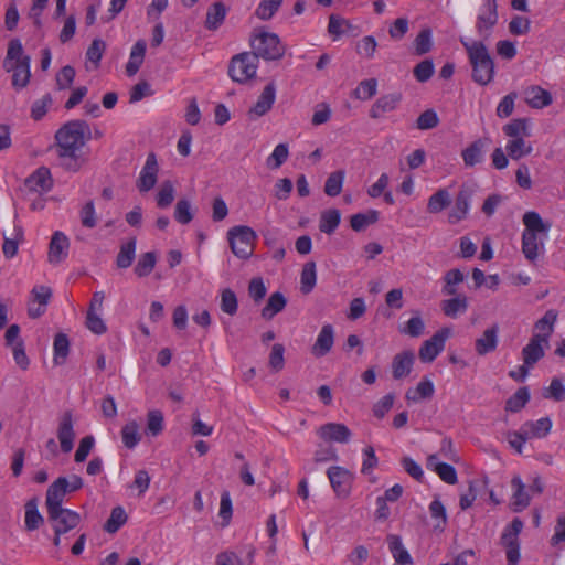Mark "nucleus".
Returning a JSON list of instances; mask_svg holds the SVG:
<instances>
[{
    "label": "nucleus",
    "instance_id": "1",
    "mask_svg": "<svg viewBox=\"0 0 565 565\" xmlns=\"http://www.w3.org/2000/svg\"><path fill=\"white\" fill-rule=\"evenodd\" d=\"M89 136V127L82 120L70 121L56 131L57 154L64 168L72 171L81 168L84 162L82 149Z\"/></svg>",
    "mask_w": 565,
    "mask_h": 565
},
{
    "label": "nucleus",
    "instance_id": "2",
    "mask_svg": "<svg viewBox=\"0 0 565 565\" xmlns=\"http://www.w3.org/2000/svg\"><path fill=\"white\" fill-rule=\"evenodd\" d=\"M522 252L526 259L539 258L547 239L551 223L544 222L537 212L529 211L523 215Z\"/></svg>",
    "mask_w": 565,
    "mask_h": 565
},
{
    "label": "nucleus",
    "instance_id": "3",
    "mask_svg": "<svg viewBox=\"0 0 565 565\" xmlns=\"http://www.w3.org/2000/svg\"><path fill=\"white\" fill-rule=\"evenodd\" d=\"M3 70L12 75V86L17 90L25 88L31 78V57L19 39H12L3 60Z\"/></svg>",
    "mask_w": 565,
    "mask_h": 565
},
{
    "label": "nucleus",
    "instance_id": "4",
    "mask_svg": "<svg viewBox=\"0 0 565 565\" xmlns=\"http://www.w3.org/2000/svg\"><path fill=\"white\" fill-rule=\"evenodd\" d=\"M469 62L472 66V78L480 85H488L494 77V62L487 46L477 40L461 39Z\"/></svg>",
    "mask_w": 565,
    "mask_h": 565
},
{
    "label": "nucleus",
    "instance_id": "5",
    "mask_svg": "<svg viewBox=\"0 0 565 565\" xmlns=\"http://www.w3.org/2000/svg\"><path fill=\"white\" fill-rule=\"evenodd\" d=\"M508 137L505 150L513 160H519L532 153L533 146L526 140L531 136V121L527 118L512 119L503 126Z\"/></svg>",
    "mask_w": 565,
    "mask_h": 565
},
{
    "label": "nucleus",
    "instance_id": "6",
    "mask_svg": "<svg viewBox=\"0 0 565 565\" xmlns=\"http://www.w3.org/2000/svg\"><path fill=\"white\" fill-rule=\"evenodd\" d=\"M253 53L266 61L279 60L285 54V45L280 38L265 28L255 29L249 38Z\"/></svg>",
    "mask_w": 565,
    "mask_h": 565
},
{
    "label": "nucleus",
    "instance_id": "7",
    "mask_svg": "<svg viewBox=\"0 0 565 565\" xmlns=\"http://www.w3.org/2000/svg\"><path fill=\"white\" fill-rule=\"evenodd\" d=\"M83 486L84 480L77 475L61 476L56 478L46 490V508L63 507L65 497L68 493L78 491Z\"/></svg>",
    "mask_w": 565,
    "mask_h": 565
},
{
    "label": "nucleus",
    "instance_id": "8",
    "mask_svg": "<svg viewBox=\"0 0 565 565\" xmlns=\"http://www.w3.org/2000/svg\"><path fill=\"white\" fill-rule=\"evenodd\" d=\"M256 239V232L246 225L233 226L227 232V241L232 253L242 259H247L253 255Z\"/></svg>",
    "mask_w": 565,
    "mask_h": 565
},
{
    "label": "nucleus",
    "instance_id": "9",
    "mask_svg": "<svg viewBox=\"0 0 565 565\" xmlns=\"http://www.w3.org/2000/svg\"><path fill=\"white\" fill-rule=\"evenodd\" d=\"M523 522L514 519L507 525L501 534V545L505 551L508 565H518L521 558L519 535L523 530Z\"/></svg>",
    "mask_w": 565,
    "mask_h": 565
},
{
    "label": "nucleus",
    "instance_id": "10",
    "mask_svg": "<svg viewBox=\"0 0 565 565\" xmlns=\"http://www.w3.org/2000/svg\"><path fill=\"white\" fill-rule=\"evenodd\" d=\"M257 58L254 53H242L234 56L228 70L231 78L237 83H246L253 78L258 68Z\"/></svg>",
    "mask_w": 565,
    "mask_h": 565
},
{
    "label": "nucleus",
    "instance_id": "11",
    "mask_svg": "<svg viewBox=\"0 0 565 565\" xmlns=\"http://www.w3.org/2000/svg\"><path fill=\"white\" fill-rule=\"evenodd\" d=\"M326 473L335 497L342 500L349 498L353 488L354 473L342 466H331Z\"/></svg>",
    "mask_w": 565,
    "mask_h": 565
},
{
    "label": "nucleus",
    "instance_id": "12",
    "mask_svg": "<svg viewBox=\"0 0 565 565\" xmlns=\"http://www.w3.org/2000/svg\"><path fill=\"white\" fill-rule=\"evenodd\" d=\"M452 335V329L444 327L437 330L434 335L425 340L418 351L423 363H431L444 351L447 340Z\"/></svg>",
    "mask_w": 565,
    "mask_h": 565
},
{
    "label": "nucleus",
    "instance_id": "13",
    "mask_svg": "<svg viewBox=\"0 0 565 565\" xmlns=\"http://www.w3.org/2000/svg\"><path fill=\"white\" fill-rule=\"evenodd\" d=\"M46 509L49 518L52 521L54 534L67 533L77 527L82 521L81 514L74 510L63 507H51Z\"/></svg>",
    "mask_w": 565,
    "mask_h": 565
},
{
    "label": "nucleus",
    "instance_id": "14",
    "mask_svg": "<svg viewBox=\"0 0 565 565\" xmlns=\"http://www.w3.org/2000/svg\"><path fill=\"white\" fill-rule=\"evenodd\" d=\"M498 19L497 0H481L476 22L478 33L482 36H488L497 24Z\"/></svg>",
    "mask_w": 565,
    "mask_h": 565
},
{
    "label": "nucleus",
    "instance_id": "15",
    "mask_svg": "<svg viewBox=\"0 0 565 565\" xmlns=\"http://www.w3.org/2000/svg\"><path fill=\"white\" fill-rule=\"evenodd\" d=\"M159 163L154 153L147 156L146 162L139 173L137 188L141 193L152 190L158 181Z\"/></svg>",
    "mask_w": 565,
    "mask_h": 565
},
{
    "label": "nucleus",
    "instance_id": "16",
    "mask_svg": "<svg viewBox=\"0 0 565 565\" xmlns=\"http://www.w3.org/2000/svg\"><path fill=\"white\" fill-rule=\"evenodd\" d=\"M52 296L50 287L44 285L34 286L28 302V315L31 318H38L42 316Z\"/></svg>",
    "mask_w": 565,
    "mask_h": 565
},
{
    "label": "nucleus",
    "instance_id": "17",
    "mask_svg": "<svg viewBox=\"0 0 565 565\" xmlns=\"http://www.w3.org/2000/svg\"><path fill=\"white\" fill-rule=\"evenodd\" d=\"M70 249V239L68 237L61 231H56L52 234L49 252H47V260L52 265H58L64 262L68 256Z\"/></svg>",
    "mask_w": 565,
    "mask_h": 565
},
{
    "label": "nucleus",
    "instance_id": "18",
    "mask_svg": "<svg viewBox=\"0 0 565 565\" xmlns=\"http://www.w3.org/2000/svg\"><path fill=\"white\" fill-rule=\"evenodd\" d=\"M317 435L324 441L347 444L352 433L348 426L340 423H327L317 429Z\"/></svg>",
    "mask_w": 565,
    "mask_h": 565
},
{
    "label": "nucleus",
    "instance_id": "19",
    "mask_svg": "<svg viewBox=\"0 0 565 565\" xmlns=\"http://www.w3.org/2000/svg\"><path fill=\"white\" fill-rule=\"evenodd\" d=\"M53 180L51 177V172L45 167L36 169L25 180V188L34 193H45L51 190Z\"/></svg>",
    "mask_w": 565,
    "mask_h": 565
},
{
    "label": "nucleus",
    "instance_id": "20",
    "mask_svg": "<svg viewBox=\"0 0 565 565\" xmlns=\"http://www.w3.org/2000/svg\"><path fill=\"white\" fill-rule=\"evenodd\" d=\"M512 495L511 504L515 512L523 511L531 503V494L520 476H514L511 480Z\"/></svg>",
    "mask_w": 565,
    "mask_h": 565
},
{
    "label": "nucleus",
    "instance_id": "21",
    "mask_svg": "<svg viewBox=\"0 0 565 565\" xmlns=\"http://www.w3.org/2000/svg\"><path fill=\"white\" fill-rule=\"evenodd\" d=\"M415 363V354L411 350L399 352L393 358L392 374L395 380L408 376Z\"/></svg>",
    "mask_w": 565,
    "mask_h": 565
},
{
    "label": "nucleus",
    "instance_id": "22",
    "mask_svg": "<svg viewBox=\"0 0 565 565\" xmlns=\"http://www.w3.org/2000/svg\"><path fill=\"white\" fill-rule=\"evenodd\" d=\"M334 344V329L331 324L326 323L321 327L317 339L311 348L315 356L321 358L328 354Z\"/></svg>",
    "mask_w": 565,
    "mask_h": 565
},
{
    "label": "nucleus",
    "instance_id": "23",
    "mask_svg": "<svg viewBox=\"0 0 565 565\" xmlns=\"http://www.w3.org/2000/svg\"><path fill=\"white\" fill-rule=\"evenodd\" d=\"M276 99V88L274 84H268L263 89L262 94L259 95L257 102L253 105V107L249 109V116L252 118H257L260 116H264L267 114Z\"/></svg>",
    "mask_w": 565,
    "mask_h": 565
},
{
    "label": "nucleus",
    "instance_id": "24",
    "mask_svg": "<svg viewBox=\"0 0 565 565\" xmlns=\"http://www.w3.org/2000/svg\"><path fill=\"white\" fill-rule=\"evenodd\" d=\"M524 100L531 108L543 109L553 103V97L548 90L533 85L524 90Z\"/></svg>",
    "mask_w": 565,
    "mask_h": 565
},
{
    "label": "nucleus",
    "instance_id": "25",
    "mask_svg": "<svg viewBox=\"0 0 565 565\" xmlns=\"http://www.w3.org/2000/svg\"><path fill=\"white\" fill-rule=\"evenodd\" d=\"M426 467L448 484H455L458 481L456 469L451 465L441 462L437 455H430L427 458Z\"/></svg>",
    "mask_w": 565,
    "mask_h": 565
},
{
    "label": "nucleus",
    "instance_id": "26",
    "mask_svg": "<svg viewBox=\"0 0 565 565\" xmlns=\"http://www.w3.org/2000/svg\"><path fill=\"white\" fill-rule=\"evenodd\" d=\"M499 343V327L491 326L476 340L475 348L479 355H486L493 352Z\"/></svg>",
    "mask_w": 565,
    "mask_h": 565
},
{
    "label": "nucleus",
    "instance_id": "27",
    "mask_svg": "<svg viewBox=\"0 0 565 565\" xmlns=\"http://www.w3.org/2000/svg\"><path fill=\"white\" fill-rule=\"evenodd\" d=\"M557 320V312L555 310H547L544 316L537 320L534 326V334L532 338L548 343L550 337L554 331Z\"/></svg>",
    "mask_w": 565,
    "mask_h": 565
},
{
    "label": "nucleus",
    "instance_id": "28",
    "mask_svg": "<svg viewBox=\"0 0 565 565\" xmlns=\"http://www.w3.org/2000/svg\"><path fill=\"white\" fill-rule=\"evenodd\" d=\"M57 438L61 449L64 452H70L74 447L75 431L72 416L65 414L58 425Z\"/></svg>",
    "mask_w": 565,
    "mask_h": 565
},
{
    "label": "nucleus",
    "instance_id": "29",
    "mask_svg": "<svg viewBox=\"0 0 565 565\" xmlns=\"http://www.w3.org/2000/svg\"><path fill=\"white\" fill-rule=\"evenodd\" d=\"M435 393L434 382L425 376L423 377L415 387L407 390L405 398L409 403H419L424 399L431 398Z\"/></svg>",
    "mask_w": 565,
    "mask_h": 565
},
{
    "label": "nucleus",
    "instance_id": "30",
    "mask_svg": "<svg viewBox=\"0 0 565 565\" xmlns=\"http://www.w3.org/2000/svg\"><path fill=\"white\" fill-rule=\"evenodd\" d=\"M402 99L398 93H392L380 97L372 106L370 115L372 118H381L386 113L395 110Z\"/></svg>",
    "mask_w": 565,
    "mask_h": 565
},
{
    "label": "nucleus",
    "instance_id": "31",
    "mask_svg": "<svg viewBox=\"0 0 565 565\" xmlns=\"http://www.w3.org/2000/svg\"><path fill=\"white\" fill-rule=\"evenodd\" d=\"M522 426L530 439H542L551 433L553 423L550 417H541L536 420H527Z\"/></svg>",
    "mask_w": 565,
    "mask_h": 565
},
{
    "label": "nucleus",
    "instance_id": "32",
    "mask_svg": "<svg viewBox=\"0 0 565 565\" xmlns=\"http://www.w3.org/2000/svg\"><path fill=\"white\" fill-rule=\"evenodd\" d=\"M548 343L531 338L530 342L523 348V363L532 367L545 353Z\"/></svg>",
    "mask_w": 565,
    "mask_h": 565
},
{
    "label": "nucleus",
    "instance_id": "33",
    "mask_svg": "<svg viewBox=\"0 0 565 565\" xmlns=\"http://www.w3.org/2000/svg\"><path fill=\"white\" fill-rule=\"evenodd\" d=\"M470 211L469 195L465 191H460L456 198L454 206L448 212V222L457 224L465 220Z\"/></svg>",
    "mask_w": 565,
    "mask_h": 565
},
{
    "label": "nucleus",
    "instance_id": "34",
    "mask_svg": "<svg viewBox=\"0 0 565 565\" xmlns=\"http://www.w3.org/2000/svg\"><path fill=\"white\" fill-rule=\"evenodd\" d=\"M147 44L143 40H138L131 47L128 62L126 64V73L134 76L143 63Z\"/></svg>",
    "mask_w": 565,
    "mask_h": 565
},
{
    "label": "nucleus",
    "instance_id": "35",
    "mask_svg": "<svg viewBox=\"0 0 565 565\" xmlns=\"http://www.w3.org/2000/svg\"><path fill=\"white\" fill-rule=\"evenodd\" d=\"M468 306V298L463 295H456L450 299H445L441 301L443 312L445 316L452 319L463 315L467 311Z\"/></svg>",
    "mask_w": 565,
    "mask_h": 565
},
{
    "label": "nucleus",
    "instance_id": "36",
    "mask_svg": "<svg viewBox=\"0 0 565 565\" xmlns=\"http://www.w3.org/2000/svg\"><path fill=\"white\" fill-rule=\"evenodd\" d=\"M387 544L393 558L398 565H412L413 559L408 551L403 545L398 535L391 534L387 536Z\"/></svg>",
    "mask_w": 565,
    "mask_h": 565
},
{
    "label": "nucleus",
    "instance_id": "37",
    "mask_svg": "<svg viewBox=\"0 0 565 565\" xmlns=\"http://www.w3.org/2000/svg\"><path fill=\"white\" fill-rule=\"evenodd\" d=\"M451 199L450 191L447 188H440L428 198L427 211L431 214H438L449 206Z\"/></svg>",
    "mask_w": 565,
    "mask_h": 565
},
{
    "label": "nucleus",
    "instance_id": "38",
    "mask_svg": "<svg viewBox=\"0 0 565 565\" xmlns=\"http://www.w3.org/2000/svg\"><path fill=\"white\" fill-rule=\"evenodd\" d=\"M175 198V185L174 182L171 180H164L160 183L158 186L154 200L156 204L160 209H167L169 207Z\"/></svg>",
    "mask_w": 565,
    "mask_h": 565
},
{
    "label": "nucleus",
    "instance_id": "39",
    "mask_svg": "<svg viewBox=\"0 0 565 565\" xmlns=\"http://www.w3.org/2000/svg\"><path fill=\"white\" fill-rule=\"evenodd\" d=\"M287 300L281 292H274L267 300V303L262 310V317L266 320L273 319L277 313L284 310Z\"/></svg>",
    "mask_w": 565,
    "mask_h": 565
},
{
    "label": "nucleus",
    "instance_id": "40",
    "mask_svg": "<svg viewBox=\"0 0 565 565\" xmlns=\"http://www.w3.org/2000/svg\"><path fill=\"white\" fill-rule=\"evenodd\" d=\"M341 222V213L337 209H329L321 213L319 228L322 233L332 234Z\"/></svg>",
    "mask_w": 565,
    "mask_h": 565
},
{
    "label": "nucleus",
    "instance_id": "41",
    "mask_svg": "<svg viewBox=\"0 0 565 565\" xmlns=\"http://www.w3.org/2000/svg\"><path fill=\"white\" fill-rule=\"evenodd\" d=\"M24 232L21 225L14 224L11 237H4L3 254L7 258H12L17 255L19 244L23 242Z\"/></svg>",
    "mask_w": 565,
    "mask_h": 565
},
{
    "label": "nucleus",
    "instance_id": "42",
    "mask_svg": "<svg viewBox=\"0 0 565 565\" xmlns=\"http://www.w3.org/2000/svg\"><path fill=\"white\" fill-rule=\"evenodd\" d=\"M226 17V8L222 2L213 3L206 12L205 26L209 30H216L224 22Z\"/></svg>",
    "mask_w": 565,
    "mask_h": 565
},
{
    "label": "nucleus",
    "instance_id": "43",
    "mask_svg": "<svg viewBox=\"0 0 565 565\" xmlns=\"http://www.w3.org/2000/svg\"><path fill=\"white\" fill-rule=\"evenodd\" d=\"M24 524L26 530L34 531L43 523V516L38 509V500L32 499L25 503Z\"/></svg>",
    "mask_w": 565,
    "mask_h": 565
},
{
    "label": "nucleus",
    "instance_id": "44",
    "mask_svg": "<svg viewBox=\"0 0 565 565\" xmlns=\"http://www.w3.org/2000/svg\"><path fill=\"white\" fill-rule=\"evenodd\" d=\"M127 520H128V515H127L125 509L120 505L115 507L111 510L110 515L104 525V530L107 533L114 534L122 525H125L127 523Z\"/></svg>",
    "mask_w": 565,
    "mask_h": 565
},
{
    "label": "nucleus",
    "instance_id": "45",
    "mask_svg": "<svg viewBox=\"0 0 565 565\" xmlns=\"http://www.w3.org/2000/svg\"><path fill=\"white\" fill-rule=\"evenodd\" d=\"M121 438L125 447H127L128 449H134L141 439L138 423L131 420L125 424L121 429Z\"/></svg>",
    "mask_w": 565,
    "mask_h": 565
},
{
    "label": "nucleus",
    "instance_id": "46",
    "mask_svg": "<svg viewBox=\"0 0 565 565\" xmlns=\"http://www.w3.org/2000/svg\"><path fill=\"white\" fill-rule=\"evenodd\" d=\"M289 157V148L287 143H278L271 153L266 159V166L271 169L276 170L280 168L288 159Z\"/></svg>",
    "mask_w": 565,
    "mask_h": 565
},
{
    "label": "nucleus",
    "instance_id": "47",
    "mask_svg": "<svg viewBox=\"0 0 565 565\" xmlns=\"http://www.w3.org/2000/svg\"><path fill=\"white\" fill-rule=\"evenodd\" d=\"M136 239L131 238L124 243L117 255L116 264L119 268H128L136 256Z\"/></svg>",
    "mask_w": 565,
    "mask_h": 565
},
{
    "label": "nucleus",
    "instance_id": "48",
    "mask_svg": "<svg viewBox=\"0 0 565 565\" xmlns=\"http://www.w3.org/2000/svg\"><path fill=\"white\" fill-rule=\"evenodd\" d=\"M282 4V0H260L255 15L262 21L270 20Z\"/></svg>",
    "mask_w": 565,
    "mask_h": 565
},
{
    "label": "nucleus",
    "instance_id": "49",
    "mask_svg": "<svg viewBox=\"0 0 565 565\" xmlns=\"http://www.w3.org/2000/svg\"><path fill=\"white\" fill-rule=\"evenodd\" d=\"M105 50L106 43L100 39H95L86 52V67L89 68L90 64L93 68H97Z\"/></svg>",
    "mask_w": 565,
    "mask_h": 565
},
{
    "label": "nucleus",
    "instance_id": "50",
    "mask_svg": "<svg viewBox=\"0 0 565 565\" xmlns=\"http://www.w3.org/2000/svg\"><path fill=\"white\" fill-rule=\"evenodd\" d=\"M164 417L161 411L151 409L147 414V434L156 437L163 431Z\"/></svg>",
    "mask_w": 565,
    "mask_h": 565
},
{
    "label": "nucleus",
    "instance_id": "51",
    "mask_svg": "<svg viewBox=\"0 0 565 565\" xmlns=\"http://www.w3.org/2000/svg\"><path fill=\"white\" fill-rule=\"evenodd\" d=\"M379 212L376 210H370L366 213H358L351 216L350 223L351 227L360 232L364 230L366 226L374 224L379 220Z\"/></svg>",
    "mask_w": 565,
    "mask_h": 565
},
{
    "label": "nucleus",
    "instance_id": "52",
    "mask_svg": "<svg viewBox=\"0 0 565 565\" xmlns=\"http://www.w3.org/2000/svg\"><path fill=\"white\" fill-rule=\"evenodd\" d=\"M317 282V271H316V264L313 262H308L305 264L301 277H300V285H301V291L303 294H309L316 286Z\"/></svg>",
    "mask_w": 565,
    "mask_h": 565
},
{
    "label": "nucleus",
    "instance_id": "53",
    "mask_svg": "<svg viewBox=\"0 0 565 565\" xmlns=\"http://www.w3.org/2000/svg\"><path fill=\"white\" fill-rule=\"evenodd\" d=\"M157 263V255L153 252H148L140 255L136 266L135 274L138 277H146L151 274Z\"/></svg>",
    "mask_w": 565,
    "mask_h": 565
},
{
    "label": "nucleus",
    "instance_id": "54",
    "mask_svg": "<svg viewBox=\"0 0 565 565\" xmlns=\"http://www.w3.org/2000/svg\"><path fill=\"white\" fill-rule=\"evenodd\" d=\"M429 513L435 524L436 530L443 531L447 523V512L445 505L439 499H434L429 504Z\"/></svg>",
    "mask_w": 565,
    "mask_h": 565
},
{
    "label": "nucleus",
    "instance_id": "55",
    "mask_svg": "<svg viewBox=\"0 0 565 565\" xmlns=\"http://www.w3.org/2000/svg\"><path fill=\"white\" fill-rule=\"evenodd\" d=\"M377 92V81L374 78L364 79L353 90L352 95L359 100H369Z\"/></svg>",
    "mask_w": 565,
    "mask_h": 565
},
{
    "label": "nucleus",
    "instance_id": "56",
    "mask_svg": "<svg viewBox=\"0 0 565 565\" xmlns=\"http://www.w3.org/2000/svg\"><path fill=\"white\" fill-rule=\"evenodd\" d=\"M425 331V322L419 315L411 317L401 328L399 332L412 338L420 337Z\"/></svg>",
    "mask_w": 565,
    "mask_h": 565
},
{
    "label": "nucleus",
    "instance_id": "57",
    "mask_svg": "<svg viewBox=\"0 0 565 565\" xmlns=\"http://www.w3.org/2000/svg\"><path fill=\"white\" fill-rule=\"evenodd\" d=\"M345 173L342 170L332 172L326 183H324V192L329 196H337L341 193L343 188Z\"/></svg>",
    "mask_w": 565,
    "mask_h": 565
},
{
    "label": "nucleus",
    "instance_id": "58",
    "mask_svg": "<svg viewBox=\"0 0 565 565\" xmlns=\"http://www.w3.org/2000/svg\"><path fill=\"white\" fill-rule=\"evenodd\" d=\"M530 401V392L527 387L519 388L505 404V408L509 412L516 413L521 411L526 403Z\"/></svg>",
    "mask_w": 565,
    "mask_h": 565
},
{
    "label": "nucleus",
    "instance_id": "59",
    "mask_svg": "<svg viewBox=\"0 0 565 565\" xmlns=\"http://www.w3.org/2000/svg\"><path fill=\"white\" fill-rule=\"evenodd\" d=\"M194 217L192 203L186 199L178 201L174 207V218L180 224H189Z\"/></svg>",
    "mask_w": 565,
    "mask_h": 565
},
{
    "label": "nucleus",
    "instance_id": "60",
    "mask_svg": "<svg viewBox=\"0 0 565 565\" xmlns=\"http://www.w3.org/2000/svg\"><path fill=\"white\" fill-rule=\"evenodd\" d=\"M70 342L65 334H57L53 343V361L55 364H63L68 355Z\"/></svg>",
    "mask_w": 565,
    "mask_h": 565
},
{
    "label": "nucleus",
    "instance_id": "61",
    "mask_svg": "<svg viewBox=\"0 0 565 565\" xmlns=\"http://www.w3.org/2000/svg\"><path fill=\"white\" fill-rule=\"evenodd\" d=\"M221 309L223 312L233 316L237 312L238 301L235 292L230 288H224L220 292Z\"/></svg>",
    "mask_w": 565,
    "mask_h": 565
},
{
    "label": "nucleus",
    "instance_id": "62",
    "mask_svg": "<svg viewBox=\"0 0 565 565\" xmlns=\"http://www.w3.org/2000/svg\"><path fill=\"white\" fill-rule=\"evenodd\" d=\"M465 278L466 276L460 269H451L447 271L444 276L445 286L443 288V292L446 295L455 296L456 286L461 284Z\"/></svg>",
    "mask_w": 565,
    "mask_h": 565
},
{
    "label": "nucleus",
    "instance_id": "63",
    "mask_svg": "<svg viewBox=\"0 0 565 565\" xmlns=\"http://www.w3.org/2000/svg\"><path fill=\"white\" fill-rule=\"evenodd\" d=\"M505 438L509 446L519 455L523 452L524 445L530 439L529 435H525L523 426L519 430L509 431Z\"/></svg>",
    "mask_w": 565,
    "mask_h": 565
},
{
    "label": "nucleus",
    "instance_id": "64",
    "mask_svg": "<svg viewBox=\"0 0 565 565\" xmlns=\"http://www.w3.org/2000/svg\"><path fill=\"white\" fill-rule=\"evenodd\" d=\"M483 157V145L481 141L473 142L462 151V158L466 166H475L481 162Z\"/></svg>",
    "mask_w": 565,
    "mask_h": 565
}]
</instances>
